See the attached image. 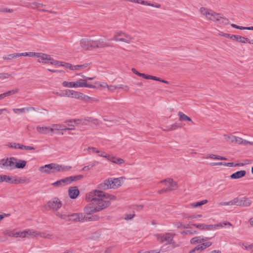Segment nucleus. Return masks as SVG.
<instances>
[{
    "instance_id": "nucleus-31",
    "label": "nucleus",
    "mask_w": 253,
    "mask_h": 253,
    "mask_svg": "<svg viewBox=\"0 0 253 253\" xmlns=\"http://www.w3.org/2000/svg\"><path fill=\"white\" fill-rule=\"evenodd\" d=\"M231 39L234 40L236 41L237 42L242 43H247V41H248V38L242 37L241 36H239V35H232Z\"/></svg>"
},
{
    "instance_id": "nucleus-25",
    "label": "nucleus",
    "mask_w": 253,
    "mask_h": 253,
    "mask_svg": "<svg viewBox=\"0 0 253 253\" xmlns=\"http://www.w3.org/2000/svg\"><path fill=\"white\" fill-rule=\"evenodd\" d=\"M192 225L201 230H213L212 225H207L205 224H192Z\"/></svg>"
},
{
    "instance_id": "nucleus-26",
    "label": "nucleus",
    "mask_w": 253,
    "mask_h": 253,
    "mask_svg": "<svg viewBox=\"0 0 253 253\" xmlns=\"http://www.w3.org/2000/svg\"><path fill=\"white\" fill-rule=\"evenodd\" d=\"M211 165L212 166H224L226 167H236V166H243V164H234L233 163L230 162V163H225V162H217V163H212L211 164Z\"/></svg>"
},
{
    "instance_id": "nucleus-59",
    "label": "nucleus",
    "mask_w": 253,
    "mask_h": 253,
    "mask_svg": "<svg viewBox=\"0 0 253 253\" xmlns=\"http://www.w3.org/2000/svg\"><path fill=\"white\" fill-rule=\"evenodd\" d=\"M95 166V165L94 164H90L88 166H85L82 169V170H84V171L89 170L92 169Z\"/></svg>"
},
{
    "instance_id": "nucleus-55",
    "label": "nucleus",
    "mask_w": 253,
    "mask_h": 253,
    "mask_svg": "<svg viewBox=\"0 0 253 253\" xmlns=\"http://www.w3.org/2000/svg\"><path fill=\"white\" fill-rule=\"evenodd\" d=\"M68 91H71L70 89H66L64 91V93L63 94H61V93H58V92L56 93V94L60 96H67V97H70V93L69 92H68Z\"/></svg>"
},
{
    "instance_id": "nucleus-12",
    "label": "nucleus",
    "mask_w": 253,
    "mask_h": 253,
    "mask_svg": "<svg viewBox=\"0 0 253 253\" xmlns=\"http://www.w3.org/2000/svg\"><path fill=\"white\" fill-rule=\"evenodd\" d=\"M80 44L82 48L88 50L92 49V40L85 38L82 39L80 41Z\"/></svg>"
},
{
    "instance_id": "nucleus-35",
    "label": "nucleus",
    "mask_w": 253,
    "mask_h": 253,
    "mask_svg": "<svg viewBox=\"0 0 253 253\" xmlns=\"http://www.w3.org/2000/svg\"><path fill=\"white\" fill-rule=\"evenodd\" d=\"M226 225H229L230 226H232V224L229 222H220L218 224L212 225V226L213 227V230H215L217 229L222 228L224 226H226Z\"/></svg>"
},
{
    "instance_id": "nucleus-45",
    "label": "nucleus",
    "mask_w": 253,
    "mask_h": 253,
    "mask_svg": "<svg viewBox=\"0 0 253 253\" xmlns=\"http://www.w3.org/2000/svg\"><path fill=\"white\" fill-rule=\"evenodd\" d=\"M208 202L207 200H204L200 202H198L196 203H191L189 205V206L192 208H196L199 206H201L204 204H206Z\"/></svg>"
},
{
    "instance_id": "nucleus-54",
    "label": "nucleus",
    "mask_w": 253,
    "mask_h": 253,
    "mask_svg": "<svg viewBox=\"0 0 253 253\" xmlns=\"http://www.w3.org/2000/svg\"><path fill=\"white\" fill-rule=\"evenodd\" d=\"M15 238H26V235L24 233V231H19V232H15Z\"/></svg>"
},
{
    "instance_id": "nucleus-61",
    "label": "nucleus",
    "mask_w": 253,
    "mask_h": 253,
    "mask_svg": "<svg viewBox=\"0 0 253 253\" xmlns=\"http://www.w3.org/2000/svg\"><path fill=\"white\" fill-rule=\"evenodd\" d=\"M45 238L53 240H57V238L55 237L54 235L51 234H47L46 236H45Z\"/></svg>"
},
{
    "instance_id": "nucleus-18",
    "label": "nucleus",
    "mask_w": 253,
    "mask_h": 253,
    "mask_svg": "<svg viewBox=\"0 0 253 253\" xmlns=\"http://www.w3.org/2000/svg\"><path fill=\"white\" fill-rule=\"evenodd\" d=\"M25 6L32 9H36L38 10L46 11L43 8L45 6V5L37 2H33L32 3L26 2L25 3Z\"/></svg>"
},
{
    "instance_id": "nucleus-27",
    "label": "nucleus",
    "mask_w": 253,
    "mask_h": 253,
    "mask_svg": "<svg viewBox=\"0 0 253 253\" xmlns=\"http://www.w3.org/2000/svg\"><path fill=\"white\" fill-rule=\"evenodd\" d=\"M124 38H120L119 39V42H123L125 43L129 44L132 42L134 40V37H132L130 35H128L126 33L124 34Z\"/></svg>"
},
{
    "instance_id": "nucleus-8",
    "label": "nucleus",
    "mask_w": 253,
    "mask_h": 253,
    "mask_svg": "<svg viewBox=\"0 0 253 253\" xmlns=\"http://www.w3.org/2000/svg\"><path fill=\"white\" fill-rule=\"evenodd\" d=\"M83 177L84 176L81 174L67 177L52 183V185L56 187L64 186L70 184L73 181L81 180Z\"/></svg>"
},
{
    "instance_id": "nucleus-29",
    "label": "nucleus",
    "mask_w": 253,
    "mask_h": 253,
    "mask_svg": "<svg viewBox=\"0 0 253 253\" xmlns=\"http://www.w3.org/2000/svg\"><path fill=\"white\" fill-rule=\"evenodd\" d=\"M208 239V238H206L203 236H197L192 238L190 240V243L192 244L201 243L204 241H206Z\"/></svg>"
},
{
    "instance_id": "nucleus-64",
    "label": "nucleus",
    "mask_w": 253,
    "mask_h": 253,
    "mask_svg": "<svg viewBox=\"0 0 253 253\" xmlns=\"http://www.w3.org/2000/svg\"><path fill=\"white\" fill-rule=\"evenodd\" d=\"M219 35L221 36L227 38H229V39H232V35H230V34H227V33H224L223 32H219Z\"/></svg>"
},
{
    "instance_id": "nucleus-9",
    "label": "nucleus",
    "mask_w": 253,
    "mask_h": 253,
    "mask_svg": "<svg viewBox=\"0 0 253 253\" xmlns=\"http://www.w3.org/2000/svg\"><path fill=\"white\" fill-rule=\"evenodd\" d=\"M223 137L226 141H230L231 143L247 145L248 144L253 145V142H250L248 140L243 139V138L237 137L233 135L223 134Z\"/></svg>"
},
{
    "instance_id": "nucleus-43",
    "label": "nucleus",
    "mask_w": 253,
    "mask_h": 253,
    "mask_svg": "<svg viewBox=\"0 0 253 253\" xmlns=\"http://www.w3.org/2000/svg\"><path fill=\"white\" fill-rule=\"evenodd\" d=\"M99 219V216L97 215H93L90 216H85L84 215V222L90 221H97Z\"/></svg>"
},
{
    "instance_id": "nucleus-30",
    "label": "nucleus",
    "mask_w": 253,
    "mask_h": 253,
    "mask_svg": "<svg viewBox=\"0 0 253 253\" xmlns=\"http://www.w3.org/2000/svg\"><path fill=\"white\" fill-rule=\"evenodd\" d=\"M246 173V171L244 170L238 171L235 173H232L230 175L231 179H239L244 177Z\"/></svg>"
},
{
    "instance_id": "nucleus-63",
    "label": "nucleus",
    "mask_w": 253,
    "mask_h": 253,
    "mask_svg": "<svg viewBox=\"0 0 253 253\" xmlns=\"http://www.w3.org/2000/svg\"><path fill=\"white\" fill-rule=\"evenodd\" d=\"M35 149V148L33 146H25L22 145V150H33Z\"/></svg>"
},
{
    "instance_id": "nucleus-1",
    "label": "nucleus",
    "mask_w": 253,
    "mask_h": 253,
    "mask_svg": "<svg viewBox=\"0 0 253 253\" xmlns=\"http://www.w3.org/2000/svg\"><path fill=\"white\" fill-rule=\"evenodd\" d=\"M116 199L113 195L101 190H93L85 195V200L90 203L84 207V211L87 214L98 212L108 207L111 201H115Z\"/></svg>"
},
{
    "instance_id": "nucleus-7",
    "label": "nucleus",
    "mask_w": 253,
    "mask_h": 253,
    "mask_svg": "<svg viewBox=\"0 0 253 253\" xmlns=\"http://www.w3.org/2000/svg\"><path fill=\"white\" fill-rule=\"evenodd\" d=\"M34 57L37 58V62L40 63H49L53 65H56L58 63L57 60H54L50 55L42 52H35Z\"/></svg>"
},
{
    "instance_id": "nucleus-38",
    "label": "nucleus",
    "mask_w": 253,
    "mask_h": 253,
    "mask_svg": "<svg viewBox=\"0 0 253 253\" xmlns=\"http://www.w3.org/2000/svg\"><path fill=\"white\" fill-rule=\"evenodd\" d=\"M56 215L59 218H61L66 221H68L70 216V214H68L64 211L57 212L56 213Z\"/></svg>"
},
{
    "instance_id": "nucleus-3",
    "label": "nucleus",
    "mask_w": 253,
    "mask_h": 253,
    "mask_svg": "<svg viewBox=\"0 0 253 253\" xmlns=\"http://www.w3.org/2000/svg\"><path fill=\"white\" fill-rule=\"evenodd\" d=\"M72 167L59 165L56 163H50L40 167L39 170L42 173H45L48 174L58 172L69 171L71 169Z\"/></svg>"
},
{
    "instance_id": "nucleus-16",
    "label": "nucleus",
    "mask_w": 253,
    "mask_h": 253,
    "mask_svg": "<svg viewBox=\"0 0 253 253\" xmlns=\"http://www.w3.org/2000/svg\"><path fill=\"white\" fill-rule=\"evenodd\" d=\"M48 206L53 210H57L62 206L61 202L57 198H54L47 203Z\"/></svg>"
},
{
    "instance_id": "nucleus-39",
    "label": "nucleus",
    "mask_w": 253,
    "mask_h": 253,
    "mask_svg": "<svg viewBox=\"0 0 253 253\" xmlns=\"http://www.w3.org/2000/svg\"><path fill=\"white\" fill-rule=\"evenodd\" d=\"M57 62H58V63L56 64L55 66L64 67L66 68L69 69L70 70L73 71V65H72L69 63H66V62H61V61H57Z\"/></svg>"
},
{
    "instance_id": "nucleus-47",
    "label": "nucleus",
    "mask_w": 253,
    "mask_h": 253,
    "mask_svg": "<svg viewBox=\"0 0 253 253\" xmlns=\"http://www.w3.org/2000/svg\"><path fill=\"white\" fill-rule=\"evenodd\" d=\"M164 246L162 247L161 249L151 250L149 251H139L138 253H160L161 251L165 252V251L163 249Z\"/></svg>"
},
{
    "instance_id": "nucleus-23",
    "label": "nucleus",
    "mask_w": 253,
    "mask_h": 253,
    "mask_svg": "<svg viewBox=\"0 0 253 253\" xmlns=\"http://www.w3.org/2000/svg\"><path fill=\"white\" fill-rule=\"evenodd\" d=\"M80 191L76 186L71 187L68 190V194L70 198L75 199L79 195Z\"/></svg>"
},
{
    "instance_id": "nucleus-49",
    "label": "nucleus",
    "mask_w": 253,
    "mask_h": 253,
    "mask_svg": "<svg viewBox=\"0 0 253 253\" xmlns=\"http://www.w3.org/2000/svg\"><path fill=\"white\" fill-rule=\"evenodd\" d=\"M107 88L109 91L114 92L117 88H122V84L118 85H108Z\"/></svg>"
},
{
    "instance_id": "nucleus-5",
    "label": "nucleus",
    "mask_w": 253,
    "mask_h": 253,
    "mask_svg": "<svg viewBox=\"0 0 253 253\" xmlns=\"http://www.w3.org/2000/svg\"><path fill=\"white\" fill-rule=\"evenodd\" d=\"M63 87L67 88H80L88 87L90 88H95L96 86L87 83L86 80L80 79L78 80L73 82L63 81L62 83Z\"/></svg>"
},
{
    "instance_id": "nucleus-37",
    "label": "nucleus",
    "mask_w": 253,
    "mask_h": 253,
    "mask_svg": "<svg viewBox=\"0 0 253 253\" xmlns=\"http://www.w3.org/2000/svg\"><path fill=\"white\" fill-rule=\"evenodd\" d=\"M206 158L207 159H211L212 160H227L226 158L215 154H209L207 155Z\"/></svg>"
},
{
    "instance_id": "nucleus-41",
    "label": "nucleus",
    "mask_w": 253,
    "mask_h": 253,
    "mask_svg": "<svg viewBox=\"0 0 253 253\" xmlns=\"http://www.w3.org/2000/svg\"><path fill=\"white\" fill-rule=\"evenodd\" d=\"M211 243L210 242H206L197 246V249L199 250L200 252H201L206 248L211 246Z\"/></svg>"
},
{
    "instance_id": "nucleus-58",
    "label": "nucleus",
    "mask_w": 253,
    "mask_h": 253,
    "mask_svg": "<svg viewBox=\"0 0 253 253\" xmlns=\"http://www.w3.org/2000/svg\"><path fill=\"white\" fill-rule=\"evenodd\" d=\"M95 84H98L101 88L107 87L108 84L105 82H95Z\"/></svg>"
},
{
    "instance_id": "nucleus-33",
    "label": "nucleus",
    "mask_w": 253,
    "mask_h": 253,
    "mask_svg": "<svg viewBox=\"0 0 253 253\" xmlns=\"http://www.w3.org/2000/svg\"><path fill=\"white\" fill-rule=\"evenodd\" d=\"M19 91V89L16 88L15 89H12L11 90H9L6 92L0 94V100L6 97V96H8L13 94H14L17 93Z\"/></svg>"
},
{
    "instance_id": "nucleus-44",
    "label": "nucleus",
    "mask_w": 253,
    "mask_h": 253,
    "mask_svg": "<svg viewBox=\"0 0 253 253\" xmlns=\"http://www.w3.org/2000/svg\"><path fill=\"white\" fill-rule=\"evenodd\" d=\"M24 233L26 235V237H29L30 236H35L38 235V233H37L36 232L33 230L28 229V230H24Z\"/></svg>"
},
{
    "instance_id": "nucleus-56",
    "label": "nucleus",
    "mask_w": 253,
    "mask_h": 253,
    "mask_svg": "<svg viewBox=\"0 0 253 253\" xmlns=\"http://www.w3.org/2000/svg\"><path fill=\"white\" fill-rule=\"evenodd\" d=\"M239 245L241 246L244 247L245 249L247 250H250L252 249V244L250 245H248L245 243H240Z\"/></svg>"
},
{
    "instance_id": "nucleus-13",
    "label": "nucleus",
    "mask_w": 253,
    "mask_h": 253,
    "mask_svg": "<svg viewBox=\"0 0 253 253\" xmlns=\"http://www.w3.org/2000/svg\"><path fill=\"white\" fill-rule=\"evenodd\" d=\"M68 221L74 222H84V214L82 212L70 214Z\"/></svg>"
},
{
    "instance_id": "nucleus-51",
    "label": "nucleus",
    "mask_w": 253,
    "mask_h": 253,
    "mask_svg": "<svg viewBox=\"0 0 253 253\" xmlns=\"http://www.w3.org/2000/svg\"><path fill=\"white\" fill-rule=\"evenodd\" d=\"M21 56H29L31 57H34L35 55V52H25L20 53Z\"/></svg>"
},
{
    "instance_id": "nucleus-6",
    "label": "nucleus",
    "mask_w": 253,
    "mask_h": 253,
    "mask_svg": "<svg viewBox=\"0 0 253 253\" xmlns=\"http://www.w3.org/2000/svg\"><path fill=\"white\" fill-rule=\"evenodd\" d=\"M155 236L160 244L165 243L166 245H172L173 248L177 246L173 240L174 237L175 236V234L173 233L168 232L157 234Z\"/></svg>"
},
{
    "instance_id": "nucleus-40",
    "label": "nucleus",
    "mask_w": 253,
    "mask_h": 253,
    "mask_svg": "<svg viewBox=\"0 0 253 253\" xmlns=\"http://www.w3.org/2000/svg\"><path fill=\"white\" fill-rule=\"evenodd\" d=\"M7 146L10 148L19 149L22 150V145L18 143L10 142L7 143Z\"/></svg>"
},
{
    "instance_id": "nucleus-42",
    "label": "nucleus",
    "mask_w": 253,
    "mask_h": 253,
    "mask_svg": "<svg viewBox=\"0 0 253 253\" xmlns=\"http://www.w3.org/2000/svg\"><path fill=\"white\" fill-rule=\"evenodd\" d=\"M15 181L14 184H17V183H28L29 182V180H28V179L25 178V177H24V178H22V177H20V178H18L17 176H15Z\"/></svg>"
},
{
    "instance_id": "nucleus-32",
    "label": "nucleus",
    "mask_w": 253,
    "mask_h": 253,
    "mask_svg": "<svg viewBox=\"0 0 253 253\" xmlns=\"http://www.w3.org/2000/svg\"><path fill=\"white\" fill-rule=\"evenodd\" d=\"M177 115L178 116L179 121L190 122L193 124L191 119L182 112H179Z\"/></svg>"
},
{
    "instance_id": "nucleus-19",
    "label": "nucleus",
    "mask_w": 253,
    "mask_h": 253,
    "mask_svg": "<svg viewBox=\"0 0 253 253\" xmlns=\"http://www.w3.org/2000/svg\"><path fill=\"white\" fill-rule=\"evenodd\" d=\"M13 165L12 169H23L26 165L27 162L21 159H18L14 157L13 161Z\"/></svg>"
},
{
    "instance_id": "nucleus-2",
    "label": "nucleus",
    "mask_w": 253,
    "mask_h": 253,
    "mask_svg": "<svg viewBox=\"0 0 253 253\" xmlns=\"http://www.w3.org/2000/svg\"><path fill=\"white\" fill-rule=\"evenodd\" d=\"M199 11L201 14L209 20L217 22L218 24L224 25L229 24V21L227 18L222 14L216 13L211 9L205 7H201Z\"/></svg>"
},
{
    "instance_id": "nucleus-48",
    "label": "nucleus",
    "mask_w": 253,
    "mask_h": 253,
    "mask_svg": "<svg viewBox=\"0 0 253 253\" xmlns=\"http://www.w3.org/2000/svg\"><path fill=\"white\" fill-rule=\"evenodd\" d=\"M232 205L237 206H241V197H237L232 200Z\"/></svg>"
},
{
    "instance_id": "nucleus-60",
    "label": "nucleus",
    "mask_w": 253,
    "mask_h": 253,
    "mask_svg": "<svg viewBox=\"0 0 253 253\" xmlns=\"http://www.w3.org/2000/svg\"><path fill=\"white\" fill-rule=\"evenodd\" d=\"M131 71H132V72L133 73H134L135 74L137 75V76H139V77H142L143 78H144L145 76V74H143V73H140L139 72H138L134 68H132L131 69Z\"/></svg>"
},
{
    "instance_id": "nucleus-62",
    "label": "nucleus",
    "mask_w": 253,
    "mask_h": 253,
    "mask_svg": "<svg viewBox=\"0 0 253 253\" xmlns=\"http://www.w3.org/2000/svg\"><path fill=\"white\" fill-rule=\"evenodd\" d=\"M15 231L14 230L7 231H5V234L6 235H7V236H10V237H15Z\"/></svg>"
},
{
    "instance_id": "nucleus-10",
    "label": "nucleus",
    "mask_w": 253,
    "mask_h": 253,
    "mask_svg": "<svg viewBox=\"0 0 253 253\" xmlns=\"http://www.w3.org/2000/svg\"><path fill=\"white\" fill-rule=\"evenodd\" d=\"M14 157L3 158L0 160V168L4 169H12Z\"/></svg>"
},
{
    "instance_id": "nucleus-46",
    "label": "nucleus",
    "mask_w": 253,
    "mask_h": 253,
    "mask_svg": "<svg viewBox=\"0 0 253 253\" xmlns=\"http://www.w3.org/2000/svg\"><path fill=\"white\" fill-rule=\"evenodd\" d=\"M125 32H122V31L115 32L114 33V36H113V38L112 39V40H114V41H119V40L120 39V38H119V37H120V36H124V34H125Z\"/></svg>"
},
{
    "instance_id": "nucleus-53",
    "label": "nucleus",
    "mask_w": 253,
    "mask_h": 253,
    "mask_svg": "<svg viewBox=\"0 0 253 253\" xmlns=\"http://www.w3.org/2000/svg\"><path fill=\"white\" fill-rule=\"evenodd\" d=\"M144 78L146 79H151V80H153L157 81H159V82H160L161 79V78L157 77L156 76H153L148 75H145Z\"/></svg>"
},
{
    "instance_id": "nucleus-17",
    "label": "nucleus",
    "mask_w": 253,
    "mask_h": 253,
    "mask_svg": "<svg viewBox=\"0 0 253 253\" xmlns=\"http://www.w3.org/2000/svg\"><path fill=\"white\" fill-rule=\"evenodd\" d=\"M160 183H165L168 186V190L171 191L177 187V183L171 178H168L160 181Z\"/></svg>"
},
{
    "instance_id": "nucleus-36",
    "label": "nucleus",
    "mask_w": 253,
    "mask_h": 253,
    "mask_svg": "<svg viewBox=\"0 0 253 253\" xmlns=\"http://www.w3.org/2000/svg\"><path fill=\"white\" fill-rule=\"evenodd\" d=\"M90 66V64L85 63L83 64L73 65V71H78L88 68Z\"/></svg>"
},
{
    "instance_id": "nucleus-50",
    "label": "nucleus",
    "mask_w": 253,
    "mask_h": 253,
    "mask_svg": "<svg viewBox=\"0 0 253 253\" xmlns=\"http://www.w3.org/2000/svg\"><path fill=\"white\" fill-rule=\"evenodd\" d=\"M180 126L177 123H175L172 125H171L169 127H168L166 129H164L165 131H171L176 129L179 127Z\"/></svg>"
},
{
    "instance_id": "nucleus-52",
    "label": "nucleus",
    "mask_w": 253,
    "mask_h": 253,
    "mask_svg": "<svg viewBox=\"0 0 253 253\" xmlns=\"http://www.w3.org/2000/svg\"><path fill=\"white\" fill-rule=\"evenodd\" d=\"M67 122H69V123H73V122H74L75 124H76L77 125H80V124L84 125V124H85L84 121H82L81 120H79V119H78V120H69V121H67Z\"/></svg>"
},
{
    "instance_id": "nucleus-11",
    "label": "nucleus",
    "mask_w": 253,
    "mask_h": 253,
    "mask_svg": "<svg viewBox=\"0 0 253 253\" xmlns=\"http://www.w3.org/2000/svg\"><path fill=\"white\" fill-rule=\"evenodd\" d=\"M51 134L58 133L59 131H66L73 129V128L67 127L66 126L61 124H53L51 126Z\"/></svg>"
},
{
    "instance_id": "nucleus-14",
    "label": "nucleus",
    "mask_w": 253,
    "mask_h": 253,
    "mask_svg": "<svg viewBox=\"0 0 253 253\" xmlns=\"http://www.w3.org/2000/svg\"><path fill=\"white\" fill-rule=\"evenodd\" d=\"M108 46L109 44L107 42L102 39L97 40H92V49L102 48Z\"/></svg>"
},
{
    "instance_id": "nucleus-15",
    "label": "nucleus",
    "mask_w": 253,
    "mask_h": 253,
    "mask_svg": "<svg viewBox=\"0 0 253 253\" xmlns=\"http://www.w3.org/2000/svg\"><path fill=\"white\" fill-rule=\"evenodd\" d=\"M104 158H106L108 161L119 165H122L125 163L124 159L112 155H108L107 153H106Z\"/></svg>"
},
{
    "instance_id": "nucleus-57",
    "label": "nucleus",
    "mask_w": 253,
    "mask_h": 253,
    "mask_svg": "<svg viewBox=\"0 0 253 253\" xmlns=\"http://www.w3.org/2000/svg\"><path fill=\"white\" fill-rule=\"evenodd\" d=\"M10 76V75L8 73H0V79L4 80L8 79Z\"/></svg>"
},
{
    "instance_id": "nucleus-22",
    "label": "nucleus",
    "mask_w": 253,
    "mask_h": 253,
    "mask_svg": "<svg viewBox=\"0 0 253 253\" xmlns=\"http://www.w3.org/2000/svg\"><path fill=\"white\" fill-rule=\"evenodd\" d=\"M36 129L37 131L40 134H47L51 133V126H38L36 127Z\"/></svg>"
},
{
    "instance_id": "nucleus-4",
    "label": "nucleus",
    "mask_w": 253,
    "mask_h": 253,
    "mask_svg": "<svg viewBox=\"0 0 253 253\" xmlns=\"http://www.w3.org/2000/svg\"><path fill=\"white\" fill-rule=\"evenodd\" d=\"M125 179V178L124 177L108 178L104 180L103 183L100 184L99 188H103L104 189H115L121 186Z\"/></svg>"
},
{
    "instance_id": "nucleus-24",
    "label": "nucleus",
    "mask_w": 253,
    "mask_h": 253,
    "mask_svg": "<svg viewBox=\"0 0 253 253\" xmlns=\"http://www.w3.org/2000/svg\"><path fill=\"white\" fill-rule=\"evenodd\" d=\"M5 182L14 184L15 181V176H10L7 175H0V182Z\"/></svg>"
},
{
    "instance_id": "nucleus-28",
    "label": "nucleus",
    "mask_w": 253,
    "mask_h": 253,
    "mask_svg": "<svg viewBox=\"0 0 253 253\" xmlns=\"http://www.w3.org/2000/svg\"><path fill=\"white\" fill-rule=\"evenodd\" d=\"M32 111H37L36 109L33 107H25L23 108H15L13 109V111L15 114L23 113L25 111L30 112Z\"/></svg>"
},
{
    "instance_id": "nucleus-21",
    "label": "nucleus",
    "mask_w": 253,
    "mask_h": 253,
    "mask_svg": "<svg viewBox=\"0 0 253 253\" xmlns=\"http://www.w3.org/2000/svg\"><path fill=\"white\" fill-rule=\"evenodd\" d=\"M84 151H87L89 154L95 153L97 154L100 157H105L106 153L105 152L102 151H99L97 150L96 148L93 147H88L87 148L85 149Z\"/></svg>"
},
{
    "instance_id": "nucleus-34",
    "label": "nucleus",
    "mask_w": 253,
    "mask_h": 253,
    "mask_svg": "<svg viewBox=\"0 0 253 253\" xmlns=\"http://www.w3.org/2000/svg\"><path fill=\"white\" fill-rule=\"evenodd\" d=\"M252 203V199L247 197H241V206L248 207L250 206Z\"/></svg>"
},
{
    "instance_id": "nucleus-20",
    "label": "nucleus",
    "mask_w": 253,
    "mask_h": 253,
    "mask_svg": "<svg viewBox=\"0 0 253 253\" xmlns=\"http://www.w3.org/2000/svg\"><path fill=\"white\" fill-rule=\"evenodd\" d=\"M68 91L70 93V97L75 98L81 100H84L86 97L90 98L89 97L84 95L83 93L75 91L74 90H71V91Z\"/></svg>"
}]
</instances>
